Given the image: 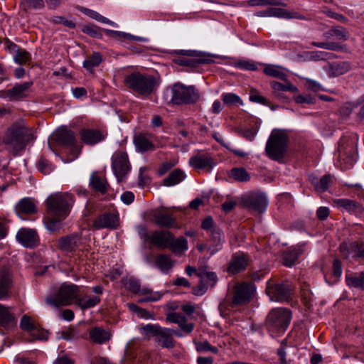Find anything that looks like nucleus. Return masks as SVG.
I'll return each mask as SVG.
<instances>
[{
	"mask_svg": "<svg viewBox=\"0 0 364 364\" xmlns=\"http://www.w3.org/2000/svg\"><path fill=\"white\" fill-rule=\"evenodd\" d=\"M81 11L87 16H90V18H92L93 19H95L96 21H97L99 22H101V23H103L105 24H108V25H110L112 26H115V27L117 26V24L114 22H113V21H110L109 19H108L107 18L102 16L101 14H100L98 12H97L95 11H93V10H91L89 9H86V8H82L81 9Z\"/></svg>",
	"mask_w": 364,
	"mask_h": 364,
	"instance_id": "44",
	"label": "nucleus"
},
{
	"mask_svg": "<svg viewBox=\"0 0 364 364\" xmlns=\"http://www.w3.org/2000/svg\"><path fill=\"white\" fill-rule=\"evenodd\" d=\"M21 4L26 11L42 9L45 6L43 0H21Z\"/></svg>",
	"mask_w": 364,
	"mask_h": 364,
	"instance_id": "52",
	"label": "nucleus"
},
{
	"mask_svg": "<svg viewBox=\"0 0 364 364\" xmlns=\"http://www.w3.org/2000/svg\"><path fill=\"white\" fill-rule=\"evenodd\" d=\"M266 293L271 301L282 302L290 298L291 288L287 282L280 284L270 279L267 283Z\"/></svg>",
	"mask_w": 364,
	"mask_h": 364,
	"instance_id": "9",
	"label": "nucleus"
},
{
	"mask_svg": "<svg viewBox=\"0 0 364 364\" xmlns=\"http://www.w3.org/2000/svg\"><path fill=\"white\" fill-rule=\"evenodd\" d=\"M171 102L174 105L193 104L199 97V92L193 85L186 86L182 83H175L171 87Z\"/></svg>",
	"mask_w": 364,
	"mask_h": 364,
	"instance_id": "7",
	"label": "nucleus"
},
{
	"mask_svg": "<svg viewBox=\"0 0 364 364\" xmlns=\"http://www.w3.org/2000/svg\"><path fill=\"white\" fill-rule=\"evenodd\" d=\"M186 178L185 173L181 169L176 168L172 171L168 176L163 180V185L165 186H173Z\"/></svg>",
	"mask_w": 364,
	"mask_h": 364,
	"instance_id": "35",
	"label": "nucleus"
},
{
	"mask_svg": "<svg viewBox=\"0 0 364 364\" xmlns=\"http://www.w3.org/2000/svg\"><path fill=\"white\" fill-rule=\"evenodd\" d=\"M230 176L240 182H247L250 180V173L245 168L242 167L232 168L230 170Z\"/></svg>",
	"mask_w": 364,
	"mask_h": 364,
	"instance_id": "43",
	"label": "nucleus"
},
{
	"mask_svg": "<svg viewBox=\"0 0 364 364\" xmlns=\"http://www.w3.org/2000/svg\"><path fill=\"white\" fill-rule=\"evenodd\" d=\"M255 291V285L250 282H240L235 285L231 305L242 306L250 301Z\"/></svg>",
	"mask_w": 364,
	"mask_h": 364,
	"instance_id": "10",
	"label": "nucleus"
},
{
	"mask_svg": "<svg viewBox=\"0 0 364 364\" xmlns=\"http://www.w3.org/2000/svg\"><path fill=\"white\" fill-rule=\"evenodd\" d=\"M247 3L250 6L283 5V4L279 0H248Z\"/></svg>",
	"mask_w": 364,
	"mask_h": 364,
	"instance_id": "58",
	"label": "nucleus"
},
{
	"mask_svg": "<svg viewBox=\"0 0 364 364\" xmlns=\"http://www.w3.org/2000/svg\"><path fill=\"white\" fill-rule=\"evenodd\" d=\"M139 295L144 296L143 298L139 299V303L156 301H159L162 296V294L160 292L153 291L152 290L147 288L141 289V294Z\"/></svg>",
	"mask_w": 364,
	"mask_h": 364,
	"instance_id": "42",
	"label": "nucleus"
},
{
	"mask_svg": "<svg viewBox=\"0 0 364 364\" xmlns=\"http://www.w3.org/2000/svg\"><path fill=\"white\" fill-rule=\"evenodd\" d=\"M350 69V64L347 61L336 62L330 64L328 74L331 77H335L346 74Z\"/></svg>",
	"mask_w": 364,
	"mask_h": 364,
	"instance_id": "32",
	"label": "nucleus"
},
{
	"mask_svg": "<svg viewBox=\"0 0 364 364\" xmlns=\"http://www.w3.org/2000/svg\"><path fill=\"white\" fill-rule=\"evenodd\" d=\"M168 248L173 252H183L188 250V242L184 237H178L174 239L173 235L171 234V241Z\"/></svg>",
	"mask_w": 364,
	"mask_h": 364,
	"instance_id": "41",
	"label": "nucleus"
},
{
	"mask_svg": "<svg viewBox=\"0 0 364 364\" xmlns=\"http://www.w3.org/2000/svg\"><path fill=\"white\" fill-rule=\"evenodd\" d=\"M36 326V324L33 319L27 315H24L21 319L20 327L23 331L29 333Z\"/></svg>",
	"mask_w": 364,
	"mask_h": 364,
	"instance_id": "57",
	"label": "nucleus"
},
{
	"mask_svg": "<svg viewBox=\"0 0 364 364\" xmlns=\"http://www.w3.org/2000/svg\"><path fill=\"white\" fill-rule=\"evenodd\" d=\"M14 60L19 65L27 64L31 60V55L25 49L18 48L14 55Z\"/></svg>",
	"mask_w": 364,
	"mask_h": 364,
	"instance_id": "46",
	"label": "nucleus"
},
{
	"mask_svg": "<svg viewBox=\"0 0 364 364\" xmlns=\"http://www.w3.org/2000/svg\"><path fill=\"white\" fill-rule=\"evenodd\" d=\"M189 164L197 171H210L215 166V162L210 154H198L189 159Z\"/></svg>",
	"mask_w": 364,
	"mask_h": 364,
	"instance_id": "14",
	"label": "nucleus"
},
{
	"mask_svg": "<svg viewBox=\"0 0 364 364\" xmlns=\"http://www.w3.org/2000/svg\"><path fill=\"white\" fill-rule=\"evenodd\" d=\"M32 85V82L16 84L10 90L1 91L0 97H8L13 101L21 100L29 96Z\"/></svg>",
	"mask_w": 364,
	"mask_h": 364,
	"instance_id": "12",
	"label": "nucleus"
},
{
	"mask_svg": "<svg viewBox=\"0 0 364 364\" xmlns=\"http://www.w3.org/2000/svg\"><path fill=\"white\" fill-rule=\"evenodd\" d=\"M155 262L157 267L163 272H167L173 267V261L166 255H158Z\"/></svg>",
	"mask_w": 364,
	"mask_h": 364,
	"instance_id": "39",
	"label": "nucleus"
},
{
	"mask_svg": "<svg viewBox=\"0 0 364 364\" xmlns=\"http://www.w3.org/2000/svg\"><path fill=\"white\" fill-rule=\"evenodd\" d=\"M250 100L254 102L267 105V100L262 95H259L256 90H251Z\"/></svg>",
	"mask_w": 364,
	"mask_h": 364,
	"instance_id": "63",
	"label": "nucleus"
},
{
	"mask_svg": "<svg viewBox=\"0 0 364 364\" xmlns=\"http://www.w3.org/2000/svg\"><path fill=\"white\" fill-rule=\"evenodd\" d=\"M210 234L208 251L210 255H213L222 249L223 242H225V237L223 231L220 228H213Z\"/></svg>",
	"mask_w": 364,
	"mask_h": 364,
	"instance_id": "23",
	"label": "nucleus"
},
{
	"mask_svg": "<svg viewBox=\"0 0 364 364\" xmlns=\"http://www.w3.org/2000/svg\"><path fill=\"white\" fill-rule=\"evenodd\" d=\"M154 220L156 225L161 227L171 228L176 224V218L164 210L156 213L154 215Z\"/></svg>",
	"mask_w": 364,
	"mask_h": 364,
	"instance_id": "31",
	"label": "nucleus"
},
{
	"mask_svg": "<svg viewBox=\"0 0 364 364\" xmlns=\"http://www.w3.org/2000/svg\"><path fill=\"white\" fill-rule=\"evenodd\" d=\"M346 280L347 285L349 287L364 289V272L346 275Z\"/></svg>",
	"mask_w": 364,
	"mask_h": 364,
	"instance_id": "40",
	"label": "nucleus"
},
{
	"mask_svg": "<svg viewBox=\"0 0 364 364\" xmlns=\"http://www.w3.org/2000/svg\"><path fill=\"white\" fill-rule=\"evenodd\" d=\"M102 62V55L99 53H94L89 56L84 62L83 67L88 71L92 72L95 67L98 66Z\"/></svg>",
	"mask_w": 364,
	"mask_h": 364,
	"instance_id": "45",
	"label": "nucleus"
},
{
	"mask_svg": "<svg viewBox=\"0 0 364 364\" xmlns=\"http://www.w3.org/2000/svg\"><path fill=\"white\" fill-rule=\"evenodd\" d=\"M357 142L356 136H343L338 146V152L339 156L351 154L354 152Z\"/></svg>",
	"mask_w": 364,
	"mask_h": 364,
	"instance_id": "22",
	"label": "nucleus"
},
{
	"mask_svg": "<svg viewBox=\"0 0 364 364\" xmlns=\"http://www.w3.org/2000/svg\"><path fill=\"white\" fill-rule=\"evenodd\" d=\"M201 228L205 230L210 231V232L213 228H218L214 225V222L211 217H208L203 220Z\"/></svg>",
	"mask_w": 364,
	"mask_h": 364,
	"instance_id": "64",
	"label": "nucleus"
},
{
	"mask_svg": "<svg viewBox=\"0 0 364 364\" xmlns=\"http://www.w3.org/2000/svg\"><path fill=\"white\" fill-rule=\"evenodd\" d=\"M35 139L33 129L23 120H19L7 128L2 142L12 154L16 155L23 151Z\"/></svg>",
	"mask_w": 364,
	"mask_h": 364,
	"instance_id": "2",
	"label": "nucleus"
},
{
	"mask_svg": "<svg viewBox=\"0 0 364 364\" xmlns=\"http://www.w3.org/2000/svg\"><path fill=\"white\" fill-rule=\"evenodd\" d=\"M111 338V333L103 328L95 327L90 331V340L96 343L102 344L108 341Z\"/></svg>",
	"mask_w": 364,
	"mask_h": 364,
	"instance_id": "33",
	"label": "nucleus"
},
{
	"mask_svg": "<svg viewBox=\"0 0 364 364\" xmlns=\"http://www.w3.org/2000/svg\"><path fill=\"white\" fill-rule=\"evenodd\" d=\"M125 285L127 289L130 291L135 294H141V289L140 288V284L138 280L129 279Z\"/></svg>",
	"mask_w": 364,
	"mask_h": 364,
	"instance_id": "60",
	"label": "nucleus"
},
{
	"mask_svg": "<svg viewBox=\"0 0 364 364\" xmlns=\"http://www.w3.org/2000/svg\"><path fill=\"white\" fill-rule=\"evenodd\" d=\"M100 302L99 296H85L79 297L76 300V304L82 309L92 308Z\"/></svg>",
	"mask_w": 364,
	"mask_h": 364,
	"instance_id": "36",
	"label": "nucleus"
},
{
	"mask_svg": "<svg viewBox=\"0 0 364 364\" xmlns=\"http://www.w3.org/2000/svg\"><path fill=\"white\" fill-rule=\"evenodd\" d=\"M17 318L12 311V308L0 304V326L5 329H11L16 326Z\"/></svg>",
	"mask_w": 364,
	"mask_h": 364,
	"instance_id": "18",
	"label": "nucleus"
},
{
	"mask_svg": "<svg viewBox=\"0 0 364 364\" xmlns=\"http://www.w3.org/2000/svg\"><path fill=\"white\" fill-rule=\"evenodd\" d=\"M340 250L346 258L350 255L355 258L364 257V243L362 242L343 243L340 245Z\"/></svg>",
	"mask_w": 364,
	"mask_h": 364,
	"instance_id": "15",
	"label": "nucleus"
},
{
	"mask_svg": "<svg viewBox=\"0 0 364 364\" xmlns=\"http://www.w3.org/2000/svg\"><path fill=\"white\" fill-rule=\"evenodd\" d=\"M221 98L223 102L228 105H233L237 103L242 105L240 97L235 93H223Z\"/></svg>",
	"mask_w": 364,
	"mask_h": 364,
	"instance_id": "55",
	"label": "nucleus"
},
{
	"mask_svg": "<svg viewBox=\"0 0 364 364\" xmlns=\"http://www.w3.org/2000/svg\"><path fill=\"white\" fill-rule=\"evenodd\" d=\"M162 327L157 324L149 323L141 327V333L145 336H158Z\"/></svg>",
	"mask_w": 364,
	"mask_h": 364,
	"instance_id": "50",
	"label": "nucleus"
},
{
	"mask_svg": "<svg viewBox=\"0 0 364 364\" xmlns=\"http://www.w3.org/2000/svg\"><path fill=\"white\" fill-rule=\"evenodd\" d=\"M166 321L171 323H177L182 331L187 333L193 331L194 324L188 323L187 318L179 313L171 312L167 314Z\"/></svg>",
	"mask_w": 364,
	"mask_h": 364,
	"instance_id": "27",
	"label": "nucleus"
},
{
	"mask_svg": "<svg viewBox=\"0 0 364 364\" xmlns=\"http://www.w3.org/2000/svg\"><path fill=\"white\" fill-rule=\"evenodd\" d=\"M46 203L48 215L45 224L48 230L55 231L59 228L60 222L69 215L74 203L73 196L68 193H55L48 197Z\"/></svg>",
	"mask_w": 364,
	"mask_h": 364,
	"instance_id": "1",
	"label": "nucleus"
},
{
	"mask_svg": "<svg viewBox=\"0 0 364 364\" xmlns=\"http://www.w3.org/2000/svg\"><path fill=\"white\" fill-rule=\"evenodd\" d=\"M80 237L77 235H70L61 237L58 242V247L63 252H75L79 247Z\"/></svg>",
	"mask_w": 364,
	"mask_h": 364,
	"instance_id": "20",
	"label": "nucleus"
},
{
	"mask_svg": "<svg viewBox=\"0 0 364 364\" xmlns=\"http://www.w3.org/2000/svg\"><path fill=\"white\" fill-rule=\"evenodd\" d=\"M89 185L92 190L100 192L102 194L106 193L109 188V184L106 178L99 176L97 172L92 173Z\"/></svg>",
	"mask_w": 364,
	"mask_h": 364,
	"instance_id": "28",
	"label": "nucleus"
},
{
	"mask_svg": "<svg viewBox=\"0 0 364 364\" xmlns=\"http://www.w3.org/2000/svg\"><path fill=\"white\" fill-rule=\"evenodd\" d=\"M264 73L269 76L277 77L278 79L286 80L287 75L279 70L277 67L274 65H268L264 68Z\"/></svg>",
	"mask_w": 364,
	"mask_h": 364,
	"instance_id": "53",
	"label": "nucleus"
},
{
	"mask_svg": "<svg viewBox=\"0 0 364 364\" xmlns=\"http://www.w3.org/2000/svg\"><path fill=\"white\" fill-rule=\"evenodd\" d=\"M247 265V257L245 255L234 256L230 262L228 271L236 274L246 268Z\"/></svg>",
	"mask_w": 364,
	"mask_h": 364,
	"instance_id": "34",
	"label": "nucleus"
},
{
	"mask_svg": "<svg viewBox=\"0 0 364 364\" xmlns=\"http://www.w3.org/2000/svg\"><path fill=\"white\" fill-rule=\"evenodd\" d=\"M271 86L272 89L275 91H284V92H297V87L294 86L290 82H287L286 84H282L281 82L273 81L271 82Z\"/></svg>",
	"mask_w": 364,
	"mask_h": 364,
	"instance_id": "49",
	"label": "nucleus"
},
{
	"mask_svg": "<svg viewBox=\"0 0 364 364\" xmlns=\"http://www.w3.org/2000/svg\"><path fill=\"white\" fill-rule=\"evenodd\" d=\"M12 285V275L7 267L0 268V300L6 297Z\"/></svg>",
	"mask_w": 364,
	"mask_h": 364,
	"instance_id": "21",
	"label": "nucleus"
},
{
	"mask_svg": "<svg viewBox=\"0 0 364 364\" xmlns=\"http://www.w3.org/2000/svg\"><path fill=\"white\" fill-rule=\"evenodd\" d=\"M106 134L99 129H84L80 132L82 141L86 144L94 145L104 140Z\"/></svg>",
	"mask_w": 364,
	"mask_h": 364,
	"instance_id": "19",
	"label": "nucleus"
},
{
	"mask_svg": "<svg viewBox=\"0 0 364 364\" xmlns=\"http://www.w3.org/2000/svg\"><path fill=\"white\" fill-rule=\"evenodd\" d=\"M134 142L136 149L141 152L154 149L153 144L149 141L148 137L144 134L135 136Z\"/></svg>",
	"mask_w": 364,
	"mask_h": 364,
	"instance_id": "37",
	"label": "nucleus"
},
{
	"mask_svg": "<svg viewBox=\"0 0 364 364\" xmlns=\"http://www.w3.org/2000/svg\"><path fill=\"white\" fill-rule=\"evenodd\" d=\"M112 170L118 182L126 179L132 169L128 155L122 151H116L112 156Z\"/></svg>",
	"mask_w": 364,
	"mask_h": 364,
	"instance_id": "8",
	"label": "nucleus"
},
{
	"mask_svg": "<svg viewBox=\"0 0 364 364\" xmlns=\"http://www.w3.org/2000/svg\"><path fill=\"white\" fill-rule=\"evenodd\" d=\"M333 54L324 51H311L306 53V57L311 60H325L331 58Z\"/></svg>",
	"mask_w": 364,
	"mask_h": 364,
	"instance_id": "54",
	"label": "nucleus"
},
{
	"mask_svg": "<svg viewBox=\"0 0 364 364\" xmlns=\"http://www.w3.org/2000/svg\"><path fill=\"white\" fill-rule=\"evenodd\" d=\"M211 60L209 58L205 56H197L196 59H181L178 60V63L181 65L193 67L197 64L209 63Z\"/></svg>",
	"mask_w": 364,
	"mask_h": 364,
	"instance_id": "47",
	"label": "nucleus"
},
{
	"mask_svg": "<svg viewBox=\"0 0 364 364\" xmlns=\"http://www.w3.org/2000/svg\"><path fill=\"white\" fill-rule=\"evenodd\" d=\"M291 311L285 308L274 309L268 314L266 318V326L272 333L284 332L290 323Z\"/></svg>",
	"mask_w": 364,
	"mask_h": 364,
	"instance_id": "5",
	"label": "nucleus"
},
{
	"mask_svg": "<svg viewBox=\"0 0 364 364\" xmlns=\"http://www.w3.org/2000/svg\"><path fill=\"white\" fill-rule=\"evenodd\" d=\"M15 210L19 216L21 214L31 215L36 212V205L31 198H24L16 205Z\"/></svg>",
	"mask_w": 364,
	"mask_h": 364,
	"instance_id": "29",
	"label": "nucleus"
},
{
	"mask_svg": "<svg viewBox=\"0 0 364 364\" xmlns=\"http://www.w3.org/2000/svg\"><path fill=\"white\" fill-rule=\"evenodd\" d=\"M173 334H176L178 336H181L173 330L161 328L158 336L155 338V342L163 348H172L174 347V341L172 337Z\"/></svg>",
	"mask_w": 364,
	"mask_h": 364,
	"instance_id": "25",
	"label": "nucleus"
},
{
	"mask_svg": "<svg viewBox=\"0 0 364 364\" xmlns=\"http://www.w3.org/2000/svg\"><path fill=\"white\" fill-rule=\"evenodd\" d=\"M55 139L59 145L64 146H73L75 143L74 133L66 128L58 129L54 134Z\"/></svg>",
	"mask_w": 364,
	"mask_h": 364,
	"instance_id": "24",
	"label": "nucleus"
},
{
	"mask_svg": "<svg viewBox=\"0 0 364 364\" xmlns=\"http://www.w3.org/2000/svg\"><path fill=\"white\" fill-rule=\"evenodd\" d=\"M261 17H277L282 18H301L297 13H291L281 8H269L266 11H259L257 14Z\"/></svg>",
	"mask_w": 364,
	"mask_h": 364,
	"instance_id": "26",
	"label": "nucleus"
},
{
	"mask_svg": "<svg viewBox=\"0 0 364 364\" xmlns=\"http://www.w3.org/2000/svg\"><path fill=\"white\" fill-rule=\"evenodd\" d=\"M309 178L315 190L319 193L326 191L333 182V178L331 175L323 176L321 178H318L316 176L311 175Z\"/></svg>",
	"mask_w": 364,
	"mask_h": 364,
	"instance_id": "30",
	"label": "nucleus"
},
{
	"mask_svg": "<svg viewBox=\"0 0 364 364\" xmlns=\"http://www.w3.org/2000/svg\"><path fill=\"white\" fill-rule=\"evenodd\" d=\"M196 350L198 353L202 352H212L215 354L218 353V349L215 346H213L207 341H196L194 342Z\"/></svg>",
	"mask_w": 364,
	"mask_h": 364,
	"instance_id": "51",
	"label": "nucleus"
},
{
	"mask_svg": "<svg viewBox=\"0 0 364 364\" xmlns=\"http://www.w3.org/2000/svg\"><path fill=\"white\" fill-rule=\"evenodd\" d=\"M336 203L349 212H356L360 209V205L358 203L349 199H338Z\"/></svg>",
	"mask_w": 364,
	"mask_h": 364,
	"instance_id": "48",
	"label": "nucleus"
},
{
	"mask_svg": "<svg viewBox=\"0 0 364 364\" xmlns=\"http://www.w3.org/2000/svg\"><path fill=\"white\" fill-rule=\"evenodd\" d=\"M304 250L302 247H296L292 250L284 252V264L288 267L292 266L297 260L299 255L302 254Z\"/></svg>",
	"mask_w": 364,
	"mask_h": 364,
	"instance_id": "38",
	"label": "nucleus"
},
{
	"mask_svg": "<svg viewBox=\"0 0 364 364\" xmlns=\"http://www.w3.org/2000/svg\"><path fill=\"white\" fill-rule=\"evenodd\" d=\"M29 334L31 336H32L33 340H47L48 333L46 330L36 326L29 332Z\"/></svg>",
	"mask_w": 364,
	"mask_h": 364,
	"instance_id": "56",
	"label": "nucleus"
},
{
	"mask_svg": "<svg viewBox=\"0 0 364 364\" xmlns=\"http://www.w3.org/2000/svg\"><path fill=\"white\" fill-rule=\"evenodd\" d=\"M82 32L92 37L100 38L102 34L100 32V29L97 26H85L82 29Z\"/></svg>",
	"mask_w": 364,
	"mask_h": 364,
	"instance_id": "61",
	"label": "nucleus"
},
{
	"mask_svg": "<svg viewBox=\"0 0 364 364\" xmlns=\"http://www.w3.org/2000/svg\"><path fill=\"white\" fill-rule=\"evenodd\" d=\"M124 83L138 95L147 96L154 91L156 81L153 75L133 72L125 77Z\"/></svg>",
	"mask_w": 364,
	"mask_h": 364,
	"instance_id": "3",
	"label": "nucleus"
},
{
	"mask_svg": "<svg viewBox=\"0 0 364 364\" xmlns=\"http://www.w3.org/2000/svg\"><path fill=\"white\" fill-rule=\"evenodd\" d=\"M78 287L73 284L63 283L55 293L54 297H48L46 304L54 307L69 306L78 299Z\"/></svg>",
	"mask_w": 364,
	"mask_h": 364,
	"instance_id": "6",
	"label": "nucleus"
},
{
	"mask_svg": "<svg viewBox=\"0 0 364 364\" xmlns=\"http://www.w3.org/2000/svg\"><path fill=\"white\" fill-rule=\"evenodd\" d=\"M119 223L118 217L113 213H105L100 215L93 221V227L95 229H115Z\"/></svg>",
	"mask_w": 364,
	"mask_h": 364,
	"instance_id": "16",
	"label": "nucleus"
},
{
	"mask_svg": "<svg viewBox=\"0 0 364 364\" xmlns=\"http://www.w3.org/2000/svg\"><path fill=\"white\" fill-rule=\"evenodd\" d=\"M242 203L245 208H250L255 212L262 213L267 209L268 200L266 196L261 193H252L242 198Z\"/></svg>",
	"mask_w": 364,
	"mask_h": 364,
	"instance_id": "11",
	"label": "nucleus"
},
{
	"mask_svg": "<svg viewBox=\"0 0 364 364\" xmlns=\"http://www.w3.org/2000/svg\"><path fill=\"white\" fill-rule=\"evenodd\" d=\"M171 241V233L168 231H155L150 233L149 242L157 247L168 248Z\"/></svg>",
	"mask_w": 364,
	"mask_h": 364,
	"instance_id": "17",
	"label": "nucleus"
},
{
	"mask_svg": "<svg viewBox=\"0 0 364 364\" xmlns=\"http://www.w3.org/2000/svg\"><path fill=\"white\" fill-rule=\"evenodd\" d=\"M16 237L17 241L25 247L33 248L39 243V237L35 229L20 228Z\"/></svg>",
	"mask_w": 364,
	"mask_h": 364,
	"instance_id": "13",
	"label": "nucleus"
},
{
	"mask_svg": "<svg viewBox=\"0 0 364 364\" xmlns=\"http://www.w3.org/2000/svg\"><path fill=\"white\" fill-rule=\"evenodd\" d=\"M287 142L288 136L284 130H272L265 147L267 155L275 161L282 159L286 152Z\"/></svg>",
	"mask_w": 364,
	"mask_h": 364,
	"instance_id": "4",
	"label": "nucleus"
},
{
	"mask_svg": "<svg viewBox=\"0 0 364 364\" xmlns=\"http://www.w3.org/2000/svg\"><path fill=\"white\" fill-rule=\"evenodd\" d=\"M208 287L205 281L200 280L199 284L192 289V292L194 295L202 296L206 292Z\"/></svg>",
	"mask_w": 364,
	"mask_h": 364,
	"instance_id": "62",
	"label": "nucleus"
},
{
	"mask_svg": "<svg viewBox=\"0 0 364 364\" xmlns=\"http://www.w3.org/2000/svg\"><path fill=\"white\" fill-rule=\"evenodd\" d=\"M331 32L334 33V37L338 40L346 41L348 38V31L343 27H332Z\"/></svg>",
	"mask_w": 364,
	"mask_h": 364,
	"instance_id": "59",
	"label": "nucleus"
}]
</instances>
